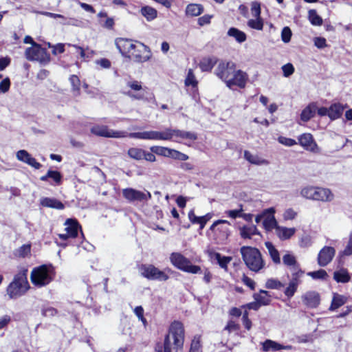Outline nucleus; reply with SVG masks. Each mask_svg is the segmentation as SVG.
Segmentation results:
<instances>
[{
	"mask_svg": "<svg viewBox=\"0 0 352 352\" xmlns=\"http://www.w3.org/2000/svg\"><path fill=\"white\" fill-rule=\"evenodd\" d=\"M184 342V329L183 324L178 321L173 322L166 336L164 344L158 343L155 352H179L183 347Z\"/></svg>",
	"mask_w": 352,
	"mask_h": 352,
	"instance_id": "1",
	"label": "nucleus"
},
{
	"mask_svg": "<svg viewBox=\"0 0 352 352\" xmlns=\"http://www.w3.org/2000/svg\"><path fill=\"white\" fill-rule=\"evenodd\" d=\"M240 252L248 268L254 272H258L264 268L265 263L258 249L250 246H243Z\"/></svg>",
	"mask_w": 352,
	"mask_h": 352,
	"instance_id": "2",
	"label": "nucleus"
},
{
	"mask_svg": "<svg viewBox=\"0 0 352 352\" xmlns=\"http://www.w3.org/2000/svg\"><path fill=\"white\" fill-rule=\"evenodd\" d=\"M27 270H23L17 273L13 280L8 285L6 292L10 299H16L24 295L30 288L27 279Z\"/></svg>",
	"mask_w": 352,
	"mask_h": 352,
	"instance_id": "3",
	"label": "nucleus"
},
{
	"mask_svg": "<svg viewBox=\"0 0 352 352\" xmlns=\"http://www.w3.org/2000/svg\"><path fill=\"white\" fill-rule=\"evenodd\" d=\"M54 276L55 270L52 265H42L32 270L30 279L34 285L42 287L50 284Z\"/></svg>",
	"mask_w": 352,
	"mask_h": 352,
	"instance_id": "4",
	"label": "nucleus"
},
{
	"mask_svg": "<svg viewBox=\"0 0 352 352\" xmlns=\"http://www.w3.org/2000/svg\"><path fill=\"white\" fill-rule=\"evenodd\" d=\"M300 195L307 199L322 202L331 201L334 195L330 189L314 186H306L301 188Z\"/></svg>",
	"mask_w": 352,
	"mask_h": 352,
	"instance_id": "5",
	"label": "nucleus"
},
{
	"mask_svg": "<svg viewBox=\"0 0 352 352\" xmlns=\"http://www.w3.org/2000/svg\"><path fill=\"white\" fill-rule=\"evenodd\" d=\"M170 263L177 269L190 274H199L201 269L198 265H192L190 261L179 252H173L170 256Z\"/></svg>",
	"mask_w": 352,
	"mask_h": 352,
	"instance_id": "6",
	"label": "nucleus"
},
{
	"mask_svg": "<svg viewBox=\"0 0 352 352\" xmlns=\"http://www.w3.org/2000/svg\"><path fill=\"white\" fill-rule=\"evenodd\" d=\"M230 223L226 220H217L210 226L213 239L217 244L224 243L230 235Z\"/></svg>",
	"mask_w": 352,
	"mask_h": 352,
	"instance_id": "7",
	"label": "nucleus"
},
{
	"mask_svg": "<svg viewBox=\"0 0 352 352\" xmlns=\"http://www.w3.org/2000/svg\"><path fill=\"white\" fill-rule=\"evenodd\" d=\"M139 270L140 274L148 280L166 281L169 278L165 270H160L151 264H142L140 266Z\"/></svg>",
	"mask_w": 352,
	"mask_h": 352,
	"instance_id": "8",
	"label": "nucleus"
},
{
	"mask_svg": "<svg viewBox=\"0 0 352 352\" xmlns=\"http://www.w3.org/2000/svg\"><path fill=\"white\" fill-rule=\"evenodd\" d=\"M25 56L28 60H36L43 64L48 63L50 60V56L46 50L38 43L28 47L25 52Z\"/></svg>",
	"mask_w": 352,
	"mask_h": 352,
	"instance_id": "9",
	"label": "nucleus"
},
{
	"mask_svg": "<svg viewBox=\"0 0 352 352\" xmlns=\"http://www.w3.org/2000/svg\"><path fill=\"white\" fill-rule=\"evenodd\" d=\"M151 57L149 47L142 43L135 41V46L127 58L137 63H144Z\"/></svg>",
	"mask_w": 352,
	"mask_h": 352,
	"instance_id": "10",
	"label": "nucleus"
},
{
	"mask_svg": "<svg viewBox=\"0 0 352 352\" xmlns=\"http://www.w3.org/2000/svg\"><path fill=\"white\" fill-rule=\"evenodd\" d=\"M167 128L164 131H144L130 133L127 136L131 138L144 140H167Z\"/></svg>",
	"mask_w": 352,
	"mask_h": 352,
	"instance_id": "11",
	"label": "nucleus"
},
{
	"mask_svg": "<svg viewBox=\"0 0 352 352\" xmlns=\"http://www.w3.org/2000/svg\"><path fill=\"white\" fill-rule=\"evenodd\" d=\"M122 196L130 202H146L151 199V194L149 191L138 190L132 188H126L122 190Z\"/></svg>",
	"mask_w": 352,
	"mask_h": 352,
	"instance_id": "12",
	"label": "nucleus"
},
{
	"mask_svg": "<svg viewBox=\"0 0 352 352\" xmlns=\"http://www.w3.org/2000/svg\"><path fill=\"white\" fill-rule=\"evenodd\" d=\"M235 67L236 65L232 62L221 61L218 64L217 68L215 69L214 74L226 85L228 80H230V76L232 72H234Z\"/></svg>",
	"mask_w": 352,
	"mask_h": 352,
	"instance_id": "13",
	"label": "nucleus"
},
{
	"mask_svg": "<svg viewBox=\"0 0 352 352\" xmlns=\"http://www.w3.org/2000/svg\"><path fill=\"white\" fill-rule=\"evenodd\" d=\"M248 80V75L241 69L236 70V68L232 72L230 80H228L226 86L230 89L233 87L244 88Z\"/></svg>",
	"mask_w": 352,
	"mask_h": 352,
	"instance_id": "14",
	"label": "nucleus"
},
{
	"mask_svg": "<svg viewBox=\"0 0 352 352\" xmlns=\"http://www.w3.org/2000/svg\"><path fill=\"white\" fill-rule=\"evenodd\" d=\"M167 140H173L175 142H180L182 140L194 141L197 139V134L193 132L173 129L171 128H167Z\"/></svg>",
	"mask_w": 352,
	"mask_h": 352,
	"instance_id": "15",
	"label": "nucleus"
},
{
	"mask_svg": "<svg viewBox=\"0 0 352 352\" xmlns=\"http://www.w3.org/2000/svg\"><path fill=\"white\" fill-rule=\"evenodd\" d=\"M91 132L98 136L105 138H124L127 136V133L124 131H116L109 129L107 126H94L91 129Z\"/></svg>",
	"mask_w": 352,
	"mask_h": 352,
	"instance_id": "16",
	"label": "nucleus"
},
{
	"mask_svg": "<svg viewBox=\"0 0 352 352\" xmlns=\"http://www.w3.org/2000/svg\"><path fill=\"white\" fill-rule=\"evenodd\" d=\"M298 140L299 144L305 150L314 153H320V150L311 134L303 133L298 137Z\"/></svg>",
	"mask_w": 352,
	"mask_h": 352,
	"instance_id": "17",
	"label": "nucleus"
},
{
	"mask_svg": "<svg viewBox=\"0 0 352 352\" xmlns=\"http://www.w3.org/2000/svg\"><path fill=\"white\" fill-rule=\"evenodd\" d=\"M303 272L298 270L297 272H294L292 274V278L290 279L288 286L285 288L284 294L288 298L292 297L297 290L298 285L301 283L300 278L303 274Z\"/></svg>",
	"mask_w": 352,
	"mask_h": 352,
	"instance_id": "18",
	"label": "nucleus"
},
{
	"mask_svg": "<svg viewBox=\"0 0 352 352\" xmlns=\"http://www.w3.org/2000/svg\"><path fill=\"white\" fill-rule=\"evenodd\" d=\"M115 45L123 56L128 57L135 46V41L124 38H117L115 40Z\"/></svg>",
	"mask_w": 352,
	"mask_h": 352,
	"instance_id": "19",
	"label": "nucleus"
},
{
	"mask_svg": "<svg viewBox=\"0 0 352 352\" xmlns=\"http://www.w3.org/2000/svg\"><path fill=\"white\" fill-rule=\"evenodd\" d=\"M66 231L65 234H60L58 236L63 240H67L69 238H75L78 235V229L80 228V225L76 220L68 219L65 223Z\"/></svg>",
	"mask_w": 352,
	"mask_h": 352,
	"instance_id": "20",
	"label": "nucleus"
},
{
	"mask_svg": "<svg viewBox=\"0 0 352 352\" xmlns=\"http://www.w3.org/2000/svg\"><path fill=\"white\" fill-rule=\"evenodd\" d=\"M336 250L333 247L324 246L318 255V263L321 267L327 265L333 259Z\"/></svg>",
	"mask_w": 352,
	"mask_h": 352,
	"instance_id": "21",
	"label": "nucleus"
},
{
	"mask_svg": "<svg viewBox=\"0 0 352 352\" xmlns=\"http://www.w3.org/2000/svg\"><path fill=\"white\" fill-rule=\"evenodd\" d=\"M275 210L274 208H270L264 210V220L263 225L265 230L270 231L276 229L278 227L277 221L274 217Z\"/></svg>",
	"mask_w": 352,
	"mask_h": 352,
	"instance_id": "22",
	"label": "nucleus"
},
{
	"mask_svg": "<svg viewBox=\"0 0 352 352\" xmlns=\"http://www.w3.org/2000/svg\"><path fill=\"white\" fill-rule=\"evenodd\" d=\"M303 303L309 308L317 307L320 301V295L316 292H307L302 296Z\"/></svg>",
	"mask_w": 352,
	"mask_h": 352,
	"instance_id": "23",
	"label": "nucleus"
},
{
	"mask_svg": "<svg viewBox=\"0 0 352 352\" xmlns=\"http://www.w3.org/2000/svg\"><path fill=\"white\" fill-rule=\"evenodd\" d=\"M16 158L18 160L23 162L36 169H39L41 167V164L38 162L35 158L32 157L25 150L19 151L16 153Z\"/></svg>",
	"mask_w": 352,
	"mask_h": 352,
	"instance_id": "24",
	"label": "nucleus"
},
{
	"mask_svg": "<svg viewBox=\"0 0 352 352\" xmlns=\"http://www.w3.org/2000/svg\"><path fill=\"white\" fill-rule=\"evenodd\" d=\"M208 254L211 259L216 260L222 269L228 271V264L232 261V257L221 256L220 253L214 251H210Z\"/></svg>",
	"mask_w": 352,
	"mask_h": 352,
	"instance_id": "25",
	"label": "nucleus"
},
{
	"mask_svg": "<svg viewBox=\"0 0 352 352\" xmlns=\"http://www.w3.org/2000/svg\"><path fill=\"white\" fill-rule=\"evenodd\" d=\"M49 179H51L53 181V183L50 182L52 185L59 186L62 183L63 176L58 171L49 170L46 175L41 177V180L47 182Z\"/></svg>",
	"mask_w": 352,
	"mask_h": 352,
	"instance_id": "26",
	"label": "nucleus"
},
{
	"mask_svg": "<svg viewBox=\"0 0 352 352\" xmlns=\"http://www.w3.org/2000/svg\"><path fill=\"white\" fill-rule=\"evenodd\" d=\"M40 204L43 207L54 208L57 210H63L64 204L55 198L43 197L40 200Z\"/></svg>",
	"mask_w": 352,
	"mask_h": 352,
	"instance_id": "27",
	"label": "nucleus"
},
{
	"mask_svg": "<svg viewBox=\"0 0 352 352\" xmlns=\"http://www.w3.org/2000/svg\"><path fill=\"white\" fill-rule=\"evenodd\" d=\"M265 246L268 251V254L273 261V263L276 265H279L281 263L280 254L278 250L274 247V245L270 241H267L265 243Z\"/></svg>",
	"mask_w": 352,
	"mask_h": 352,
	"instance_id": "28",
	"label": "nucleus"
},
{
	"mask_svg": "<svg viewBox=\"0 0 352 352\" xmlns=\"http://www.w3.org/2000/svg\"><path fill=\"white\" fill-rule=\"evenodd\" d=\"M283 263L286 266L291 267L294 270H298L299 265L297 263L295 256L288 251L283 256Z\"/></svg>",
	"mask_w": 352,
	"mask_h": 352,
	"instance_id": "29",
	"label": "nucleus"
},
{
	"mask_svg": "<svg viewBox=\"0 0 352 352\" xmlns=\"http://www.w3.org/2000/svg\"><path fill=\"white\" fill-rule=\"evenodd\" d=\"M216 63L215 57H206L201 60L199 66L202 72H210Z\"/></svg>",
	"mask_w": 352,
	"mask_h": 352,
	"instance_id": "30",
	"label": "nucleus"
},
{
	"mask_svg": "<svg viewBox=\"0 0 352 352\" xmlns=\"http://www.w3.org/2000/svg\"><path fill=\"white\" fill-rule=\"evenodd\" d=\"M256 234H259V232L255 226H245L240 228V235L243 239H251Z\"/></svg>",
	"mask_w": 352,
	"mask_h": 352,
	"instance_id": "31",
	"label": "nucleus"
},
{
	"mask_svg": "<svg viewBox=\"0 0 352 352\" xmlns=\"http://www.w3.org/2000/svg\"><path fill=\"white\" fill-rule=\"evenodd\" d=\"M204 12V7L201 4L190 3L186 8V14L189 16H199Z\"/></svg>",
	"mask_w": 352,
	"mask_h": 352,
	"instance_id": "32",
	"label": "nucleus"
},
{
	"mask_svg": "<svg viewBox=\"0 0 352 352\" xmlns=\"http://www.w3.org/2000/svg\"><path fill=\"white\" fill-rule=\"evenodd\" d=\"M296 232L295 228H287L285 227L278 226L276 229V235L281 240H286L292 236Z\"/></svg>",
	"mask_w": 352,
	"mask_h": 352,
	"instance_id": "33",
	"label": "nucleus"
},
{
	"mask_svg": "<svg viewBox=\"0 0 352 352\" xmlns=\"http://www.w3.org/2000/svg\"><path fill=\"white\" fill-rule=\"evenodd\" d=\"M317 107L315 104L311 103L305 107L300 115V119L304 122H307L315 115Z\"/></svg>",
	"mask_w": 352,
	"mask_h": 352,
	"instance_id": "34",
	"label": "nucleus"
},
{
	"mask_svg": "<svg viewBox=\"0 0 352 352\" xmlns=\"http://www.w3.org/2000/svg\"><path fill=\"white\" fill-rule=\"evenodd\" d=\"M253 297L261 305H267L271 302V296L265 290L261 289L259 293L254 294Z\"/></svg>",
	"mask_w": 352,
	"mask_h": 352,
	"instance_id": "35",
	"label": "nucleus"
},
{
	"mask_svg": "<svg viewBox=\"0 0 352 352\" xmlns=\"http://www.w3.org/2000/svg\"><path fill=\"white\" fill-rule=\"evenodd\" d=\"M344 107L340 103L333 104L329 107V118L331 120L339 118L343 113Z\"/></svg>",
	"mask_w": 352,
	"mask_h": 352,
	"instance_id": "36",
	"label": "nucleus"
},
{
	"mask_svg": "<svg viewBox=\"0 0 352 352\" xmlns=\"http://www.w3.org/2000/svg\"><path fill=\"white\" fill-rule=\"evenodd\" d=\"M244 157L250 163L256 165L267 164L268 163L267 160L261 158L258 155L252 154L248 151H244Z\"/></svg>",
	"mask_w": 352,
	"mask_h": 352,
	"instance_id": "37",
	"label": "nucleus"
},
{
	"mask_svg": "<svg viewBox=\"0 0 352 352\" xmlns=\"http://www.w3.org/2000/svg\"><path fill=\"white\" fill-rule=\"evenodd\" d=\"M262 344V351L264 352L272 351H280V344L267 339L265 342L261 343Z\"/></svg>",
	"mask_w": 352,
	"mask_h": 352,
	"instance_id": "38",
	"label": "nucleus"
},
{
	"mask_svg": "<svg viewBox=\"0 0 352 352\" xmlns=\"http://www.w3.org/2000/svg\"><path fill=\"white\" fill-rule=\"evenodd\" d=\"M228 35L233 37L239 43H243L246 40V34L236 28H231L228 31Z\"/></svg>",
	"mask_w": 352,
	"mask_h": 352,
	"instance_id": "39",
	"label": "nucleus"
},
{
	"mask_svg": "<svg viewBox=\"0 0 352 352\" xmlns=\"http://www.w3.org/2000/svg\"><path fill=\"white\" fill-rule=\"evenodd\" d=\"M333 278L338 283H346L349 282L351 277L346 269H341L334 272Z\"/></svg>",
	"mask_w": 352,
	"mask_h": 352,
	"instance_id": "40",
	"label": "nucleus"
},
{
	"mask_svg": "<svg viewBox=\"0 0 352 352\" xmlns=\"http://www.w3.org/2000/svg\"><path fill=\"white\" fill-rule=\"evenodd\" d=\"M98 18H105V21H100V24L104 28H107V29H113V26H114V20L113 18L111 17H108L107 16V14L106 12H100L98 14Z\"/></svg>",
	"mask_w": 352,
	"mask_h": 352,
	"instance_id": "41",
	"label": "nucleus"
},
{
	"mask_svg": "<svg viewBox=\"0 0 352 352\" xmlns=\"http://www.w3.org/2000/svg\"><path fill=\"white\" fill-rule=\"evenodd\" d=\"M140 12L148 21H152L157 17V10L150 6L142 7Z\"/></svg>",
	"mask_w": 352,
	"mask_h": 352,
	"instance_id": "42",
	"label": "nucleus"
},
{
	"mask_svg": "<svg viewBox=\"0 0 352 352\" xmlns=\"http://www.w3.org/2000/svg\"><path fill=\"white\" fill-rule=\"evenodd\" d=\"M67 45L75 48L76 51L79 52L81 58H82L85 60L92 58L93 56L94 55V52L93 50H89V49H87L86 52L82 47H80L78 45H72L69 43H68Z\"/></svg>",
	"mask_w": 352,
	"mask_h": 352,
	"instance_id": "43",
	"label": "nucleus"
},
{
	"mask_svg": "<svg viewBox=\"0 0 352 352\" xmlns=\"http://www.w3.org/2000/svg\"><path fill=\"white\" fill-rule=\"evenodd\" d=\"M248 26L252 29L256 30H262L263 29V20L261 17H254L248 21Z\"/></svg>",
	"mask_w": 352,
	"mask_h": 352,
	"instance_id": "44",
	"label": "nucleus"
},
{
	"mask_svg": "<svg viewBox=\"0 0 352 352\" xmlns=\"http://www.w3.org/2000/svg\"><path fill=\"white\" fill-rule=\"evenodd\" d=\"M129 156L136 160H143L144 149L137 147L130 148L127 152Z\"/></svg>",
	"mask_w": 352,
	"mask_h": 352,
	"instance_id": "45",
	"label": "nucleus"
},
{
	"mask_svg": "<svg viewBox=\"0 0 352 352\" xmlns=\"http://www.w3.org/2000/svg\"><path fill=\"white\" fill-rule=\"evenodd\" d=\"M308 19L313 25L320 26L323 22L322 19L317 14L315 10H309Z\"/></svg>",
	"mask_w": 352,
	"mask_h": 352,
	"instance_id": "46",
	"label": "nucleus"
},
{
	"mask_svg": "<svg viewBox=\"0 0 352 352\" xmlns=\"http://www.w3.org/2000/svg\"><path fill=\"white\" fill-rule=\"evenodd\" d=\"M346 302V298L342 295L334 294L331 305L330 307L331 310H335Z\"/></svg>",
	"mask_w": 352,
	"mask_h": 352,
	"instance_id": "47",
	"label": "nucleus"
},
{
	"mask_svg": "<svg viewBox=\"0 0 352 352\" xmlns=\"http://www.w3.org/2000/svg\"><path fill=\"white\" fill-rule=\"evenodd\" d=\"M69 81L72 86V91H73L74 96H79L80 95V81L78 77L76 75H72L69 78Z\"/></svg>",
	"mask_w": 352,
	"mask_h": 352,
	"instance_id": "48",
	"label": "nucleus"
},
{
	"mask_svg": "<svg viewBox=\"0 0 352 352\" xmlns=\"http://www.w3.org/2000/svg\"><path fill=\"white\" fill-rule=\"evenodd\" d=\"M150 150L152 153L164 157H168V153L170 150L169 148L160 146H153L150 148Z\"/></svg>",
	"mask_w": 352,
	"mask_h": 352,
	"instance_id": "49",
	"label": "nucleus"
},
{
	"mask_svg": "<svg viewBox=\"0 0 352 352\" xmlns=\"http://www.w3.org/2000/svg\"><path fill=\"white\" fill-rule=\"evenodd\" d=\"M265 287L267 289H280L284 287V285L278 280L270 278L266 281Z\"/></svg>",
	"mask_w": 352,
	"mask_h": 352,
	"instance_id": "50",
	"label": "nucleus"
},
{
	"mask_svg": "<svg viewBox=\"0 0 352 352\" xmlns=\"http://www.w3.org/2000/svg\"><path fill=\"white\" fill-rule=\"evenodd\" d=\"M185 85L186 86H192L195 87L197 85V81L195 78L192 69H190L188 72L187 77L185 80Z\"/></svg>",
	"mask_w": 352,
	"mask_h": 352,
	"instance_id": "51",
	"label": "nucleus"
},
{
	"mask_svg": "<svg viewBox=\"0 0 352 352\" xmlns=\"http://www.w3.org/2000/svg\"><path fill=\"white\" fill-rule=\"evenodd\" d=\"M307 275L314 279H325L328 276L327 272L324 270L310 272L307 273Z\"/></svg>",
	"mask_w": 352,
	"mask_h": 352,
	"instance_id": "52",
	"label": "nucleus"
},
{
	"mask_svg": "<svg viewBox=\"0 0 352 352\" xmlns=\"http://www.w3.org/2000/svg\"><path fill=\"white\" fill-rule=\"evenodd\" d=\"M189 352H201L200 338L195 336L192 340Z\"/></svg>",
	"mask_w": 352,
	"mask_h": 352,
	"instance_id": "53",
	"label": "nucleus"
},
{
	"mask_svg": "<svg viewBox=\"0 0 352 352\" xmlns=\"http://www.w3.org/2000/svg\"><path fill=\"white\" fill-rule=\"evenodd\" d=\"M243 211V206L240 205L239 209L227 210L226 211V214L232 219H236L237 217H241V214Z\"/></svg>",
	"mask_w": 352,
	"mask_h": 352,
	"instance_id": "54",
	"label": "nucleus"
},
{
	"mask_svg": "<svg viewBox=\"0 0 352 352\" xmlns=\"http://www.w3.org/2000/svg\"><path fill=\"white\" fill-rule=\"evenodd\" d=\"M41 313L45 317H53L57 314L58 311L52 307H44L41 310Z\"/></svg>",
	"mask_w": 352,
	"mask_h": 352,
	"instance_id": "55",
	"label": "nucleus"
},
{
	"mask_svg": "<svg viewBox=\"0 0 352 352\" xmlns=\"http://www.w3.org/2000/svg\"><path fill=\"white\" fill-rule=\"evenodd\" d=\"M292 34V31L289 27L283 28L281 32L282 41L285 43H289L291 40Z\"/></svg>",
	"mask_w": 352,
	"mask_h": 352,
	"instance_id": "56",
	"label": "nucleus"
},
{
	"mask_svg": "<svg viewBox=\"0 0 352 352\" xmlns=\"http://www.w3.org/2000/svg\"><path fill=\"white\" fill-rule=\"evenodd\" d=\"M278 141L280 144L287 146H292L297 144L295 140L283 136L278 137Z\"/></svg>",
	"mask_w": 352,
	"mask_h": 352,
	"instance_id": "57",
	"label": "nucleus"
},
{
	"mask_svg": "<svg viewBox=\"0 0 352 352\" xmlns=\"http://www.w3.org/2000/svg\"><path fill=\"white\" fill-rule=\"evenodd\" d=\"M31 246L29 244H25L20 247L17 250L19 256L25 257L30 253Z\"/></svg>",
	"mask_w": 352,
	"mask_h": 352,
	"instance_id": "58",
	"label": "nucleus"
},
{
	"mask_svg": "<svg viewBox=\"0 0 352 352\" xmlns=\"http://www.w3.org/2000/svg\"><path fill=\"white\" fill-rule=\"evenodd\" d=\"M342 255L351 256L352 255V231L350 232L349 236V241L347 244L342 252Z\"/></svg>",
	"mask_w": 352,
	"mask_h": 352,
	"instance_id": "59",
	"label": "nucleus"
},
{
	"mask_svg": "<svg viewBox=\"0 0 352 352\" xmlns=\"http://www.w3.org/2000/svg\"><path fill=\"white\" fill-rule=\"evenodd\" d=\"M283 76L285 77H289L294 72V67L292 64L287 63L282 67Z\"/></svg>",
	"mask_w": 352,
	"mask_h": 352,
	"instance_id": "60",
	"label": "nucleus"
},
{
	"mask_svg": "<svg viewBox=\"0 0 352 352\" xmlns=\"http://www.w3.org/2000/svg\"><path fill=\"white\" fill-rule=\"evenodd\" d=\"M48 47H52V54L54 55H57L58 54H62L65 52V44L58 43L56 45H52L50 43H48Z\"/></svg>",
	"mask_w": 352,
	"mask_h": 352,
	"instance_id": "61",
	"label": "nucleus"
},
{
	"mask_svg": "<svg viewBox=\"0 0 352 352\" xmlns=\"http://www.w3.org/2000/svg\"><path fill=\"white\" fill-rule=\"evenodd\" d=\"M251 13L254 17H261V5L258 2H253L251 6Z\"/></svg>",
	"mask_w": 352,
	"mask_h": 352,
	"instance_id": "62",
	"label": "nucleus"
},
{
	"mask_svg": "<svg viewBox=\"0 0 352 352\" xmlns=\"http://www.w3.org/2000/svg\"><path fill=\"white\" fill-rule=\"evenodd\" d=\"M134 313L137 316V317L139 318L140 320L142 322V323L146 325V320L144 317V309L142 306H137L134 309Z\"/></svg>",
	"mask_w": 352,
	"mask_h": 352,
	"instance_id": "63",
	"label": "nucleus"
},
{
	"mask_svg": "<svg viewBox=\"0 0 352 352\" xmlns=\"http://www.w3.org/2000/svg\"><path fill=\"white\" fill-rule=\"evenodd\" d=\"M10 87V79L8 78L3 79L0 82V92H1V93L7 92L9 90Z\"/></svg>",
	"mask_w": 352,
	"mask_h": 352,
	"instance_id": "64",
	"label": "nucleus"
}]
</instances>
